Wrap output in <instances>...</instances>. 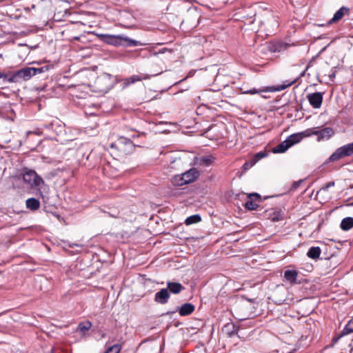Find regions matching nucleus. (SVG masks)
Wrapping results in <instances>:
<instances>
[{"mask_svg":"<svg viewBox=\"0 0 353 353\" xmlns=\"http://www.w3.org/2000/svg\"><path fill=\"white\" fill-rule=\"evenodd\" d=\"M21 175L23 182L31 189L39 191V194L41 195V189L45 190L46 187L43 179L34 170L27 168L23 170Z\"/></svg>","mask_w":353,"mask_h":353,"instance_id":"1","label":"nucleus"},{"mask_svg":"<svg viewBox=\"0 0 353 353\" xmlns=\"http://www.w3.org/2000/svg\"><path fill=\"white\" fill-rule=\"evenodd\" d=\"M110 148L117 149L121 154H129L133 152L134 145L130 139L121 137L110 144Z\"/></svg>","mask_w":353,"mask_h":353,"instance_id":"2","label":"nucleus"},{"mask_svg":"<svg viewBox=\"0 0 353 353\" xmlns=\"http://www.w3.org/2000/svg\"><path fill=\"white\" fill-rule=\"evenodd\" d=\"M33 76H35L34 68L26 67L17 70L12 74L9 79H8V82L18 83L21 81H28Z\"/></svg>","mask_w":353,"mask_h":353,"instance_id":"3","label":"nucleus"},{"mask_svg":"<svg viewBox=\"0 0 353 353\" xmlns=\"http://www.w3.org/2000/svg\"><path fill=\"white\" fill-rule=\"evenodd\" d=\"M302 139V133H296L291 134L288 137L287 139L279 143L277 146L273 148L272 152L274 153H283L289 148L294 145L296 143L300 142Z\"/></svg>","mask_w":353,"mask_h":353,"instance_id":"4","label":"nucleus"},{"mask_svg":"<svg viewBox=\"0 0 353 353\" xmlns=\"http://www.w3.org/2000/svg\"><path fill=\"white\" fill-rule=\"evenodd\" d=\"M352 155H353V142L337 148L330 157L329 160L335 161Z\"/></svg>","mask_w":353,"mask_h":353,"instance_id":"5","label":"nucleus"},{"mask_svg":"<svg viewBox=\"0 0 353 353\" xmlns=\"http://www.w3.org/2000/svg\"><path fill=\"white\" fill-rule=\"evenodd\" d=\"M99 39L103 42L112 45L114 46H121V34L113 35V34H99L98 35Z\"/></svg>","mask_w":353,"mask_h":353,"instance_id":"6","label":"nucleus"},{"mask_svg":"<svg viewBox=\"0 0 353 353\" xmlns=\"http://www.w3.org/2000/svg\"><path fill=\"white\" fill-rule=\"evenodd\" d=\"M248 200L245 203V208L249 210L257 209L261 201V196L257 193H251L247 195Z\"/></svg>","mask_w":353,"mask_h":353,"instance_id":"7","label":"nucleus"},{"mask_svg":"<svg viewBox=\"0 0 353 353\" xmlns=\"http://www.w3.org/2000/svg\"><path fill=\"white\" fill-rule=\"evenodd\" d=\"M216 157L212 154L203 155L195 157L194 163L199 166L208 167L212 165Z\"/></svg>","mask_w":353,"mask_h":353,"instance_id":"8","label":"nucleus"},{"mask_svg":"<svg viewBox=\"0 0 353 353\" xmlns=\"http://www.w3.org/2000/svg\"><path fill=\"white\" fill-rule=\"evenodd\" d=\"M310 104L314 108H319L323 102V94L321 92H314L309 94L307 96Z\"/></svg>","mask_w":353,"mask_h":353,"instance_id":"9","label":"nucleus"},{"mask_svg":"<svg viewBox=\"0 0 353 353\" xmlns=\"http://www.w3.org/2000/svg\"><path fill=\"white\" fill-rule=\"evenodd\" d=\"M183 179L187 184L190 183L196 180L199 176V171L196 168H190L189 170L183 172Z\"/></svg>","mask_w":353,"mask_h":353,"instance_id":"10","label":"nucleus"},{"mask_svg":"<svg viewBox=\"0 0 353 353\" xmlns=\"http://www.w3.org/2000/svg\"><path fill=\"white\" fill-rule=\"evenodd\" d=\"M170 298V293L168 289L163 288L157 292L154 296V301L160 304H165Z\"/></svg>","mask_w":353,"mask_h":353,"instance_id":"11","label":"nucleus"},{"mask_svg":"<svg viewBox=\"0 0 353 353\" xmlns=\"http://www.w3.org/2000/svg\"><path fill=\"white\" fill-rule=\"evenodd\" d=\"M334 134V130L332 128L326 127L318 130L317 141H321L323 140H328Z\"/></svg>","mask_w":353,"mask_h":353,"instance_id":"12","label":"nucleus"},{"mask_svg":"<svg viewBox=\"0 0 353 353\" xmlns=\"http://www.w3.org/2000/svg\"><path fill=\"white\" fill-rule=\"evenodd\" d=\"M150 78V76L146 75L143 77H141L139 75H132L128 78L124 79L121 81V88L125 89L130 85L136 83L137 81H141L142 79H148Z\"/></svg>","mask_w":353,"mask_h":353,"instance_id":"13","label":"nucleus"},{"mask_svg":"<svg viewBox=\"0 0 353 353\" xmlns=\"http://www.w3.org/2000/svg\"><path fill=\"white\" fill-rule=\"evenodd\" d=\"M121 46L125 47V48L131 47V46H143L145 45V43H143L139 41L132 39L131 38H129L127 36L122 35V34H121Z\"/></svg>","mask_w":353,"mask_h":353,"instance_id":"14","label":"nucleus"},{"mask_svg":"<svg viewBox=\"0 0 353 353\" xmlns=\"http://www.w3.org/2000/svg\"><path fill=\"white\" fill-rule=\"evenodd\" d=\"M195 310V307L190 303L183 304L181 307H178L177 311L182 316H188L191 314Z\"/></svg>","mask_w":353,"mask_h":353,"instance_id":"15","label":"nucleus"},{"mask_svg":"<svg viewBox=\"0 0 353 353\" xmlns=\"http://www.w3.org/2000/svg\"><path fill=\"white\" fill-rule=\"evenodd\" d=\"M309 68H310V64H308L306 66L305 70H303L299 74V76L298 77L295 78L294 80H292L291 81H285V82H283V83H282L281 85L278 86L276 90H279V91L283 90L286 89L287 88L291 86L294 83H295L300 77H303L305 75V72L308 70Z\"/></svg>","mask_w":353,"mask_h":353,"instance_id":"16","label":"nucleus"},{"mask_svg":"<svg viewBox=\"0 0 353 353\" xmlns=\"http://www.w3.org/2000/svg\"><path fill=\"white\" fill-rule=\"evenodd\" d=\"M298 272L295 270H287L284 272V278L290 284L296 283Z\"/></svg>","mask_w":353,"mask_h":353,"instance_id":"17","label":"nucleus"},{"mask_svg":"<svg viewBox=\"0 0 353 353\" xmlns=\"http://www.w3.org/2000/svg\"><path fill=\"white\" fill-rule=\"evenodd\" d=\"M166 289H168V290H169L171 293L177 294L184 289V287L180 283L168 281L167 283Z\"/></svg>","mask_w":353,"mask_h":353,"instance_id":"18","label":"nucleus"},{"mask_svg":"<svg viewBox=\"0 0 353 353\" xmlns=\"http://www.w3.org/2000/svg\"><path fill=\"white\" fill-rule=\"evenodd\" d=\"M349 12V9L346 7H341L339 10H337L334 14L333 17L330 20L329 23H335L341 20L344 15Z\"/></svg>","mask_w":353,"mask_h":353,"instance_id":"19","label":"nucleus"},{"mask_svg":"<svg viewBox=\"0 0 353 353\" xmlns=\"http://www.w3.org/2000/svg\"><path fill=\"white\" fill-rule=\"evenodd\" d=\"M321 253V249L320 248V247L313 246V247H311L308 250V251L307 252V256L310 259L316 260V259H319Z\"/></svg>","mask_w":353,"mask_h":353,"instance_id":"20","label":"nucleus"},{"mask_svg":"<svg viewBox=\"0 0 353 353\" xmlns=\"http://www.w3.org/2000/svg\"><path fill=\"white\" fill-rule=\"evenodd\" d=\"M340 227L342 230L347 231L353 228V217H345L342 219Z\"/></svg>","mask_w":353,"mask_h":353,"instance_id":"21","label":"nucleus"},{"mask_svg":"<svg viewBox=\"0 0 353 353\" xmlns=\"http://www.w3.org/2000/svg\"><path fill=\"white\" fill-rule=\"evenodd\" d=\"M27 208L30 210H37L40 207V202L38 199L35 198H29L26 200V202Z\"/></svg>","mask_w":353,"mask_h":353,"instance_id":"22","label":"nucleus"},{"mask_svg":"<svg viewBox=\"0 0 353 353\" xmlns=\"http://www.w3.org/2000/svg\"><path fill=\"white\" fill-rule=\"evenodd\" d=\"M352 332H353V317L345 325V327L343 328V330L341 332V335L337 339H336V340H338L342 336L348 334Z\"/></svg>","mask_w":353,"mask_h":353,"instance_id":"23","label":"nucleus"},{"mask_svg":"<svg viewBox=\"0 0 353 353\" xmlns=\"http://www.w3.org/2000/svg\"><path fill=\"white\" fill-rule=\"evenodd\" d=\"M172 183L175 186H182L187 184L185 181V179H183V176L182 174L173 176L172 179Z\"/></svg>","mask_w":353,"mask_h":353,"instance_id":"24","label":"nucleus"},{"mask_svg":"<svg viewBox=\"0 0 353 353\" xmlns=\"http://www.w3.org/2000/svg\"><path fill=\"white\" fill-rule=\"evenodd\" d=\"M201 218L200 215H199V214H194V215L188 216L185 219V223L187 225H192V224H194V223H199V221H201Z\"/></svg>","mask_w":353,"mask_h":353,"instance_id":"25","label":"nucleus"},{"mask_svg":"<svg viewBox=\"0 0 353 353\" xmlns=\"http://www.w3.org/2000/svg\"><path fill=\"white\" fill-rule=\"evenodd\" d=\"M224 329L230 336H232L236 333L238 327L232 323H228L224 326Z\"/></svg>","mask_w":353,"mask_h":353,"instance_id":"26","label":"nucleus"},{"mask_svg":"<svg viewBox=\"0 0 353 353\" xmlns=\"http://www.w3.org/2000/svg\"><path fill=\"white\" fill-rule=\"evenodd\" d=\"M92 327V323L90 321H87L85 322H81L78 325V330L80 332H84L85 331H87L90 330Z\"/></svg>","mask_w":353,"mask_h":353,"instance_id":"27","label":"nucleus"},{"mask_svg":"<svg viewBox=\"0 0 353 353\" xmlns=\"http://www.w3.org/2000/svg\"><path fill=\"white\" fill-rule=\"evenodd\" d=\"M285 48V46H283L282 43H276L271 44L269 46V50L272 52H281Z\"/></svg>","mask_w":353,"mask_h":353,"instance_id":"28","label":"nucleus"},{"mask_svg":"<svg viewBox=\"0 0 353 353\" xmlns=\"http://www.w3.org/2000/svg\"><path fill=\"white\" fill-rule=\"evenodd\" d=\"M267 152L265 151H261L259 152H257L254 154L252 159V164H254L258 161L261 160V159L267 156Z\"/></svg>","mask_w":353,"mask_h":353,"instance_id":"29","label":"nucleus"},{"mask_svg":"<svg viewBox=\"0 0 353 353\" xmlns=\"http://www.w3.org/2000/svg\"><path fill=\"white\" fill-rule=\"evenodd\" d=\"M319 128H312L307 129L305 131H304L302 133V136L305 134V136H312V135H316L318 136V130Z\"/></svg>","mask_w":353,"mask_h":353,"instance_id":"30","label":"nucleus"},{"mask_svg":"<svg viewBox=\"0 0 353 353\" xmlns=\"http://www.w3.org/2000/svg\"><path fill=\"white\" fill-rule=\"evenodd\" d=\"M121 347L119 345H114L108 348L105 353H119Z\"/></svg>","mask_w":353,"mask_h":353,"instance_id":"31","label":"nucleus"},{"mask_svg":"<svg viewBox=\"0 0 353 353\" xmlns=\"http://www.w3.org/2000/svg\"><path fill=\"white\" fill-rule=\"evenodd\" d=\"M50 67L48 65H43L41 67H39V68H34L35 75L37 74H41V73L48 71L50 70Z\"/></svg>","mask_w":353,"mask_h":353,"instance_id":"32","label":"nucleus"},{"mask_svg":"<svg viewBox=\"0 0 353 353\" xmlns=\"http://www.w3.org/2000/svg\"><path fill=\"white\" fill-rule=\"evenodd\" d=\"M305 179H300L297 181H294L292 185L291 190H295L299 188L301 184L304 181Z\"/></svg>","mask_w":353,"mask_h":353,"instance_id":"33","label":"nucleus"},{"mask_svg":"<svg viewBox=\"0 0 353 353\" xmlns=\"http://www.w3.org/2000/svg\"><path fill=\"white\" fill-rule=\"evenodd\" d=\"M259 91L256 89V88H253V89H250V90H245L243 92L244 94H257L259 93Z\"/></svg>","mask_w":353,"mask_h":353,"instance_id":"34","label":"nucleus"},{"mask_svg":"<svg viewBox=\"0 0 353 353\" xmlns=\"http://www.w3.org/2000/svg\"><path fill=\"white\" fill-rule=\"evenodd\" d=\"M10 77L8 74L0 72V79H2L4 82H8V79Z\"/></svg>","mask_w":353,"mask_h":353,"instance_id":"35","label":"nucleus"},{"mask_svg":"<svg viewBox=\"0 0 353 353\" xmlns=\"http://www.w3.org/2000/svg\"><path fill=\"white\" fill-rule=\"evenodd\" d=\"M334 186V181H330L327 183H326L322 188L321 190H327L328 188H331V187H333Z\"/></svg>","mask_w":353,"mask_h":353,"instance_id":"36","label":"nucleus"},{"mask_svg":"<svg viewBox=\"0 0 353 353\" xmlns=\"http://www.w3.org/2000/svg\"><path fill=\"white\" fill-rule=\"evenodd\" d=\"M336 69L335 68H332V72L329 74L328 77H329V80L330 81H334L335 77H336Z\"/></svg>","mask_w":353,"mask_h":353,"instance_id":"37","label":"nucleus"},{"mask_svg":"<svg viewBox=\"0 0 353 353\" xmlns=\"http://www.w3.org/2000/svg\"><path fill=\"white\" fill-rule=\"evenodd\" d=\"M167 50H167V48H162V49H160L158 52H153V54L157 55V54H163V53H165Z\"/></svg>","mask_w":353,"mask_h":353,"instance_id":"38","label":"nucleus"},{"mask_svg":"<svg viewBox=\"0 0 353 353\" xmlns=\"http://www.w3.org/2000/svg\"><path fill=\"white\" fill-rule=\"evenodd\" d=\"M53 125H54V123H53V122H52V123H49V124H48V125H45V127H46L47 129L50 130V129H52V128Z\"/></svg>","mask_w":353,"mask_h":353,"instance_id":"39","label":"nucleus"},{"mask_svg":"<svg viewBox=\"0 0 353 353\" xmlns=\"http://www.w3.org/2000/svg\"><path fill=\"white\" fill-rule=\"evenodd\" d=\"M243 166H244V167H248V163H244Z\"/></svg>","mask_w":353,"mask_h":353,"instance_id":"40","label":"nucleus"},{"mask_svg":"<svg viewBox=\"0 0 353 353\" xmlns=\"http://www.w3.org/2000/svg\"><path fill=\"white\" fill-rule=\"evenodd\" d=\"M347 205H353V202L352 203L348 204Z\"/></svg>","mask_w":353,"mask_h":353,"instance_id":"41","label":"nucleus"}]
</instances>
